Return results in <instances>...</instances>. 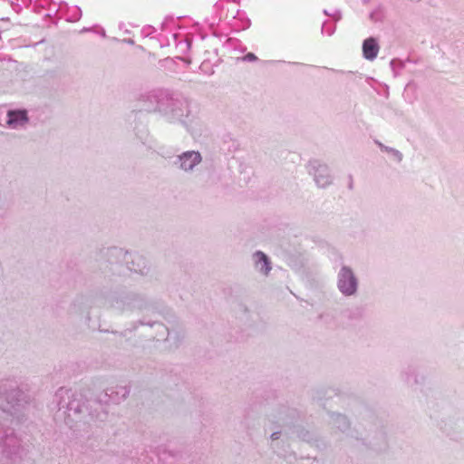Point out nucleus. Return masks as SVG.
I'll use <instances>...</instances> for the list:
<instances>
[{
    "label": "nucleus",
    "mask_w": 464,
    "mask_h": 464,
    "mask_svg": "<svg viewBox=\"0 0 464 464\" xmlns=\"http://www.w3.org/2000/svg\"><path fill=\"white\" fill-rule=\"evenodd\" d=\"M340 290L345 295H352L356 290V281L351 269L343 267L338 283Z\"/></svg>",
    "instance_id": "nucleus-1"
},
{
    "label": "nucleus",
    "mask_w": 464,
    "mask_h": 464,
    "mask_svg": "<svg viewBox=\"0 0 464 464\" xmlns=\"http://www.w3.org/2000/svg\"><path fill=\"white\" fill-rule=\"evenodd\" d=\"M363 56L367 60H373L377 57L379 53V45L376 40L372 37L367 38L362 44Z\"/></svg>",
    "instance_id": "nucleus-2"
},
{
    "label": "nucleus",
    "mask_w": 464,
    "mask_h": 464,
    "mask_svg": "<svg viewBox=\"0 0 464 464\" xmlns=\"http://www.w3.org/2000/svg\"><path fill=\"white\" fill-rule=\"evenodd\" d=\"M25 111H10L7 114V124L12 128L22 126L27 122Z\"/></svg>",
    "instance_id": "nucleus-3"
},
{
    "label": "nucleus",
    "mask_w": 464,
    "mask_h": 464,
    "mask_svg": "<svg viewBox=\"0 0 464 464\" xmlns=\"http://www.w3.org/2000/svg\"><path fill=\"white\" fill-rule=\"evenodd\" d=\"M200 160H201V157L198 152H195V151L186 152L180 157V161H181L180 166L183 169L189 170L195 165L199 163Z\"/></svg>",
    "instance_id": "nucleus-4"
},
{
    "label": "nucleus",
    "mask_w": 464,
    "mask_h": 464,
    "mask_svg": "<svg viewBox=\"0 0 464 464\" xmlns=\"http://www.w3.org/2000/svg\"><path fill=\"white\" fill-rule=\"evenodd\" d=\"M256 257H257L256 266L259 267V269L262 272H264L266 275H267L271 269L267 256L262 252H257Z\"/></svg>",
    "instance_id": "nucleus-5"
},
{
    "label": "nucleus",
    "mask_w": 464,
    "mask_h": 464,
    "mask_svg": "<svg viewBox=\"0 0 464 464\" xmlns=\"http://www.w3.org/2000/svg\"><path fill=\"white\" fill-rule=\"evenodd\" d=\"M257 58L256 56L252 53H248L245 57H244V60L246 61H256Z\"/></svg>",
    "instance_id": "nucleus-6"
},
{
    "label": "nucleus",
    "mask_w": 464,
    "mask_h": 464,
    "mask_svg": "<svg viewBox=\"0 0 464 464\" xmlns=\"http://www.w3.org/2000/svg\"><path fill=\"white\" fill-rule=\"evenodd\" d=\"M272 438L275 440V439H276L277 437H276V434L274 433V434H272Z\"/></svg>",
    "instance_id": "nucleus-7"
}]
</instances>
